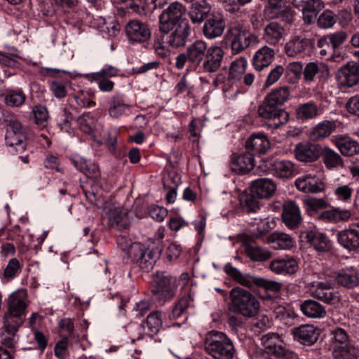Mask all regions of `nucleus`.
I'll list each match as a JSON object with an SVG mask.
<instances>
[{
  "mask_svg": "<svg viewBox=\"0 0 359 359\" xmlns=\"http://www.w3.org/2000/svg\"><path fill=\"white\" fill-rule=\"evenodd\" d=\"M230 303L229 309L233 313L245 318L255 316L260 308L256 297L250 292L240 287H235L229 292Z\"/></svg>",
  "mask_w": 359,
  "mask_h": 359,
  "instance_id": "nucleus-1",
  "label": "nucleus"
},
{
  "mask_svg": "<svg viewBox=\"0 0 359 359\" xmlns=\"http://www.w3.org/2000/svg\"><path fill=\"white\" fill-rule=\"evenodd\" d=\"M204 350L215 359H232L236 350L232 341L226 334L219 331H210L203 341Z\"/></svg>",
  "mask_w": 359,
  "mask_h": 359,
  "instance_id": "nucleus-2",
  "label": "nucleus"
},
{
  "mask_svg": "<svg viewBox=\"0 0 359 359\" xmlns=\"http://www.w3.org/2000/svg\"><path fill=\"white\" fill-rule=\"evenodd\" d=\"M184 6L175 1L170 4L159 15V30L161 32H170L173 27L182 22H187L182 18L185 14Z\"/></svg>",
  "mask_w": 359,
  "mask_h": 359,
  "instance_id": "nucleus-3",
  "label": "nucleus"
},
{
  "mask_svg": "<svg viewBox=\"0 0 359 359\" xmlns=\"http://www.w3.org/2000/svg\"><path fill=\"white\" fill-rule=\"evenodd\" d=\"M161 250L145 249L140 243H135L128 250V257L134 262L140 264L143 270L151 269L159 257Z\"/></svg>",
  "mask_w": 359,
  "mask_h": 359,
  "instance_id": "nucleus-4",
  "label": "nucleus"
},
{
  "mask_svg": "<svg viewBox=\"0 0 359 359\" xmlns=\"http://www.w3.org/2000/svg\"><path fill=\"white\" fill-rule=\"evenodd\" d=\"M229 37L232 51L238 54L248 48L252 43L258 42L257 36L239 25H233L229 31Z\"/></svg>",
  "mask_w": 359,
  "mask_h": 359,
  "instance_id": "nucleus-5",
  "label": "nucleus"
},
{
  "mask_svg": "<svg viewBox=\"0 0 359 359\" xmlns=\"http://www.w3.org/2000/svg\"><path fill=\"white\" fill-rule=\"evenodd\" d=\"M331 280H316L308 284V290L311 296L328 304L335 303L339 300L338 292L332 290Z\"/></svg>",
  "mask_w": 359,
  "mask_h": 359,
  "instance_id": "nucleus-6",
  "label": "nucleus"
},
{
  "mask_svg": "<svg viewBox=\"0 0 359 359\" xmlns=\"http://www.w3.org/2000/svg\"><path fill=\"white\" fill-rule=\"evenodd\" d=\"M176 278L161 276L154 280L153 293L155 299L163 303L176 294Z\"/></svg>",
  "mask_w": 359,
  "mask_h": 359,
  "instance_id": "nucleus-7",
  "label": "nucleus"
},
{
  "mask_svg": "<svg viewBox=\"0 0 359 359\" xmlns=\"http://www.w3.org/2000/svg\"><path fill=\"white\" fill-rule=\"evenodd\" d=\"M163 33L162 40L165 45L174 48L182 47L190 34V26L188 22H182L170 32Z\"/></svg>",
  "mask_w": 359,
  "mask_h": 359,
  "instance_id": "nucleus-8",
  "label": "nucleus"
},
{
  "mask_svg": "<svg viewBox=\"0 0 359 359\" xmlns=\"http://www.w3.org/2000/svg\"><path fill=\"white\" fill-rule=\"evenodd\" d=\"M125 32L131 42L144 43L151 38V30L147 25L137 20H130L125 27Z\"/></svg>",
  "mask_w": 359,
  "mask_h": 359,
  "instance_id": "nucleus-9",
  "label": "nucleus"
},
{
  "mask_svg": "<svg viewBox=\"0 0 359 359\" xmlns=\"http://www.w3.org/2000/svg\"><path fill=\"white\" fill-rule=\"evenodd\" d=\"M6 144L10 147H18L17 151H23L25 148V135L22 125L18 121H11L6 127L5 135Z\"/></svg>",
  "mask_w": 359,
  "mask_h": 359,
  "instance_id": "nucleus-10",
  "label": "nucleus"
},
{
  "mask_svg": "<svg viewBox=\"0 0 359 359\" xmlns=\"http://www.w3.org/2000/svg\"><path fill=\"white\" fill-rule=\"evenodd\" d=\"M248 66V61L245 57H239L231 62L228 78L222 86V90L227 93L233 88V86L241 81L243 74L245 72Z\"/></svg>",
  "mask_w": 359,
  "mask_h": 359,
  "instance_id": "nucleus-11",
  "label": "nucleus"
},
{
  "mask_svg": "<svg viewBox=\"0 0 359 359\" xmlns=\"http://www.w3.org/2000/svg\"><path fill=\"white\" fill-rule=\"evenodd\" d=\"M224 54V52L222 48L219 46H211L208 47L207 55L203 60L199 70L208 73L217 72L222 65Z\"/></svg>",
  "mask_w": 359,
  "mask_h": 359,
  "instance_id": "nucleus-12",
  "label": "nucleus"
},
{
  "mask_svg": "<svg viewBox=\"0 0 359 359\" xmlns=\"http://www.w3.org/2000/svg\"><path fill=\"white\" fill-rule=\"evenodd\" d=\"M292 334L294 339L301 344L311 346L318 341L320 334L313 325L304 324L293 328Z\"/></svg>",
  "mask_w": 359,
  "mask_h": 359,
  "instance_id": "nucleus-13",
  "label": "nucleus"
},
{
  "mask_svg": "<svg viewBox=\"0 0 359 359\" xmlns=\"http://www.w3.org/2000/svg\"><path fill=\"white\" fill-rule=\"evenodd\" d=\"M261 167H264V171H269L280 178H289L294 175V165L288 160L264 161Z\"/></svg>",
  "mask_w": 359,
  "mask_h": 359,
  "instance_id": "nucleus-14",
  "label": "nucleus"
},
{
  "mask_svg": "<svg viewBox=\"0 0 359 359\" xmlns=\"http://www.w3.org/2000/svg\"><path fill=\"white\" fill-rule=\"evenodd\" d=\"M339 83L345 87H352L359 83V66L354 62L343 65L337 73Z\"/></svg>",
  "mask_w": 359,
  "mask_h": 359,
  "instance_id": "nucleus-15",
  "label": "nucleus"
},
{
  "mask_svg": "<svg viewBox=\"0 0 359 359\" xmlns=\"http://www.w3.org/2000/svg\"><path fill=\"white\" fill-rule=\"evenodd\" d=\"M208 43L203 40H196L189 44L186 50L189 55L191 67L200 68L208 52Z\"/></svg>",
  "mask_w": 359,
  "mask_h": 359,
  "instance_id": "nucleus-16",
  "label": "nucleus"
},
{
  "mask_svg": "<svg viewBox=\"0 0 359 359\" xmlns=\"http://www.w3.org/2000/svg\"><path fill=\"white\" fill-rule=\"evenodd\" d=\"M332 142L345 156H353L359 153V143L346 135H338L333 136Z\"/></svg>",
  "mask_w": 359,
  "mask_h": 359,
  "instance_id": "nucleus-17",
  "label": "nucleus"
},
{
  "mask_svg": "<svg viewBox=\"0 0 359 359\" xmlns=\"http://www.w3.org/2000/svg\"><path fill=\"white\" fill-rule=\"evenodd\" d=\"M131 105L127 102L126 97L116 93L111 96L108 108L109 116L112 118H119L127 114Z\"/></svg>",
  "mask_w": 359,
  "mask_h": 359,
  "instance_id": "nucleus-18",
  "label": "nucleus"
},
{
  "mask_svg": "<svg viewBox=\"0 0 359 359\" xmlns=\"http://www.w3.org/2000/svg\"><path fill=\"white\" fill-rule=\"evenodd\" d=\"M262 344L269 353L281 358L286 355L287 350L282 345L279 335L274 332L267 333L262 337Z\"/></svg>",
  "mask_w": 359,
  "mask_h": 359,
  "instance_id": "nucleus-19",
  "label": "nucleus"
},
{
  "mask_svg": "<svg viewBox=\"0 0 359 359\" xmlns=\"http://www.w3.org/2000/svg\"><path fill=\"white\" fill-rule=\"evenodd\" d=\"M269 269L276 274H294L297 271L299 265L294 258L285 257L272 260Z\"/></svg>",
  "mask_w": 359,
  "mask_h": 359,
  "instance_id": "nucleus-20",
  "label": "nucleus"
},
{
  "mask_svg": "<svg viewBox=\"0 0 359 359\" xmlns=\"http://www.w3.org/2000/svg\"><path fill=\"white\" fill-rule=\"evenodd\" d=\"M294 152L296 158L302 162H313L320 155L318 146L308 142L297 144Z\"/></svg>",
  "mask_w": 359,
  "mask_h": 359,
  "instance_id": "nucleus-21",
  "label": "nucleus"
},
{
  "mask_svg": "<svg viewBox=\"0 0 359 359\" xmlns=\"http://www.w3.org/2000/svg\"><path fill=\"white\" fill-rule=\"evenodd\" d=\"M276 190V184L269 178H260L254 180L251 184V192L254 196L259 198H267L273 195Z\"/></svg>",
  "mask_w": 359,
  "mask_h": 359,
  "instance_id": "nucleus-22",
  "label": "nucleus"
},
{
  "mask_svg": "<svg viewBox=\"0 0 359 359\" xmlns=\"http://www.w3.org/2000/svg\"><path fill=\"white\" fill-rule=\"evenodd\" d=\"M285 35V30L280 23L271 22L265 26L262 39L266 43L276 46L283 40Z\"/></svg>",
  "mask_w": 359,
  "mask_h": 359,
  "instance_id": "nucleus-23",
  "label": "nucleus"
},
{
  "mask_svg": "<svg viewBox=\"0 0 359 359\" xmlns=\"http://www.w3.org/2000/svg\"><path fill=\"white\" fill-rule=\"evenodd\" d=\"M339 243L349 251L359 248V229L350 228L340 231L337 233Z\"/></svg>",
  "mask_w": 359,
  "mask_h": 359,
  "instance_id": "nucleus-24",
  "label": "nucleus"
},
{
  "mask_svg": "<svg viewBox=\"0 0 359 359\" xmlns=\"http://www.w3.org/2000/svg\"><path fill=\"white\" fill-rule=\"evenodd\" d=\"M224 29V18L221 16H213L204 23L203 34L208 39H214L222 36Z\"/></svg>",
  "mask_w": 359,
  "mask_h": 359,
  "instance_id": "nucleus-25",
  "label": "nucleus"
},
{
  "mask_svg": "<svg viewBox=\"0 0 359 359\" xmlns=\"http://www.w3.org/2000/svg\"><path fill=\"white\" fill-rule=\"evenodd\" d=\"M328 67L323 62H309L303 69L304 82L310 84L314 81L316 77H324L329 75Z\"/></svg>",
  "mask_w": 359,
  "mask_h": 359,
  "instance_id": "nucleus-26",
  "label": "nucleus"
},
{
  "mask_svg": "<svg viewBox=\"0 0 359 359\" xmlns=\"http://www.w3.org/2000/svg\"><path fill=\"white\" fill-rule=\"evenodd\" d=\"M309 45V39L301 36H292L285 45V53L288 57H294L304 53Z\"/></svg>",
  "mask_w": 359,
  "mask_h": 359,
  "instance_id": "nucleus-27",
  "label": "nucleus"
},
{
  "mask_svg": "<svg viewBox=\"0 0 359 359\" xmlns=\"http://www.w3.org/2000/svg\"><path fill=\"white\" fill-rule=\"evenodd\" d=\"M305 239L318 252H327L331 249L332 243L327 236L315 230L305 232Z\"/></svg>",
  "mask_w": 359,
  "mask_h": 359,
  "instance_id": "nucleus-28",
  "label": "nucleus"
},
{
  "mask_svg": "<svg viewBox=\"0 0 359 359\" xmlns=\"http://www.w3.org/2000/svg\"><path fill=\"white\" fill-rule=\"evenodd\" d=\"M283 221L289 228L296 227L302 219L299 206L293 201H287L283 205Z\"/></svg>",
  "mask_w": 359,
  "mask_h": 359,
  "instance_id": "nucleus-29",
  "label": "nucleus"
},
{
  "mask_svg": "<svg viewBox=\"0 0 359 359\" xmlns=\"http://www.w3.org/2000/svg\"><path fill=\"white\" fill-rule=\"evenodd\" d=\"M297 188L304 193H320L323 187L316 176L306 174L298 177L295 181Z\"/></svg>",
  "mask_w": 359,
  "mask_h": 359,
  "instance_id": "nucleus-30",
  "label": "nucleus"
},
{
  "mask_svg": "<svg viewBox=\"0 0 359 359\" xmlns=\"http://www.w3.org/2000/svg\"><path fill=\"white\" fill-rule=\"evenodd\" d=\"M129 210L125 208H116L109 210V223L118 230L127 229L130 225Z\"/></svg>",
  "mask_w": 359,
  "mask_h": 359,
  "instance_id": "nucleus-31",
  "label": "nucleus"
},
{
  "mask_svg": "<svg viewBox=\"0 0 359 359\" xmlns=\"http://www.w3.org/2000/svg\"><path fill=\"white\" fill-rule=\"evenodd\" d=\"M274 56V50L264 46L255 52L252 57V65L257 71H261L272 62Z\"/></svg>",
  "mask_w": 359,
  "mask_h": 359,
  "instance_id": "nucleus-32",
  "label": "nucleus"
},
{
  "mask_svg": "<svg viewBox=\"0 0 359 359\" xmlns=\"http://www.w3.org/2000/svg\"><path fill=\"white\" fill-rule=\"evenodd\" d=\"M335 278L339 285L351 288L359 283V273L353 266L346 267L337 273Z\"/></svg>",
  "mask_w": 359,
  "mask_h": 359,
  "instance_id": "nucleus-33",
  "label": "nucleus"
},
{
  "mask_svg": "<svg viewBox=\"0 0 359 359\" xmlns=\"http://www.w3.org/2000/svg\"><path fill=\"white\" fill-rule=\"evenodd\" d=\"M269 148V141L263 133L251 135L246 142V149L252 155L264 154Z\"/></svg>",
  "mask_w": 359,
  "mask_h": 359,
  "instance_id": "nucleus-34",
  "label": "nucleus"
},
{
  "mask_svg": "<svg viewBox=\"0 0 359 359\" xmlns=\"http://www.w3.org/2000/svg\"><path fill=\"white\" fill-rule=\"evenodd\" d=\"M336 129L332 121L324 120L318 123L309 132V138L313 141H320L329 137Z\"/></svg>",
  "mask_w": 359,
  "mask_h": 359,
  "instance_id": "nucleus-35",
  "label": "nucleus"
},
{
  "mask_svg": "<svg viewBox=\"0 0 359 359\" xmlns=\"http://www.w3.org/2000/svg\"><path fill=\"white\" fill-rule=\"evenodd\" d=\"M300 310L305 316L311 318H323L327 314L325 306L312 299L302 302L300 304Z\"/></svg>",
  "mask_w": 359,
  "mask_h": 359,
  "instance_id": "nucleus-36",
  "label": "nucleus"
},
{
  "mask_svg": "<svg viewBox=\"0 0 359 359\" xmlns=\"http://www.w3.org/2000/svg\"><path fill=\"white\" fill-rule=\"evenodd\" d=\"M224 271L231 278L238 284L248 288H252L257 285L258 277L252 276L250 274H243L238 269L233 267L231 264H228L224 267Z\"/></svg>",
  "mask_w": 359,
  "mask_h": 359,
  "instance_id": "nucleus-37",
  "label": "nucleus"
},
{
  "mask_svg": "<svg viewBox=\"0 0 359 359\" xmlns=\"http://www.w3.org/2000/svg\"><path fill=\"white\" fill-rule=\"evenodd\" d=\"M351 215L349 210L335 208L320 212L318 217L325 222L339 223L348 220Z\"/></svg>",
  "mask_w": 359,
  "mask_h": 359,
  "instance_id": "nucleus-38",
  "label": "nucleus"
},
{
  "mask_svg": "<svg viewBox=\"0 0 359 359\" xmlns=\"http://www.w3.org/2000/svg\"><path fill=\"white\" fill-rule=\"evenodd\" d=\"M267 243L276 250H290L294 246L295 241L288 234L274 232L267 238Z\"/></svg>",
  "mask_w": 359,
  "mask_h": 359,
  "instance_id": "nucleus-39",
  "label": "nucleus"
},
{
  "mask_svg": "<svg viewBox=\"0 0 359 359\" xmlns=\"http://www.w3.org/2000/svg\"><path fill=\"white\" fill-rule=\"evenodd\" d=\"M332 353L334 359H358L359 347L350 342L340 346H333Z\"/></svg>",
  "mask_w": 359,
  "mask_h": 359,
  "instance_id": "nucleus-40",
  "label": "nucleus"
},
{
  "mask_svg": "<svg viewBox=\"0 0 359 359\" xmlns=\"http://www.w3.org/2000/svg\"><path fill=\"white\" fill-rule=\"evenodd\" d=\"M211 10L206 0H201L193 4L189 11V18L193 23H201L208 16Z\"/></svg>",
  "mask_w": 359,
  "mask_h": 359,
  "instance_id": "nucleus-41",
  "label": "nucleus"
},
{
  "mask_svg": "<svg viewBox=\"0 0 359 359\" xmlns=\"http://www.w3.org/2000/svg\"><path fill=\"white\" fill-rule=\"evenodd\" d=\"M26 295L24 292H15L8 297V311L12 313L19 314L24 317L27 304L25 302Z\"/></svg>",
  "mask_w": 359,
  "mask_h": 359,
  "instance_id": "nucleus-42",
  "label": "nucleus"
},
{
  "mask_svg": "<svg viewBox=\"0 0 359 359\" xmlns=\"http://www.w3.org/2000/svg\"><path fill=\"white\" fill-rule=\"evenodd\" d=\"M252 154H247L234 156L232 158V170L239 173H247L251 171L254 166Z\"/></svg>",
  "mask_w": 359,
  "mask_h": 359,
  "instance_id": "nucleus-43",
  "label": "nucleus"
},
{
  "mask_svg": "<svg viewBox=\"0 0 359 359\" xmlns=\"http://www.w3.org/2000/svg\"><path fill=\"white\" fill-rule=\"evenodd\" d=\"M321 157L323 163L327 169L332 170L344 166V160L341 156L334 149L328 147H325L323 149Z\"/></svg>",
  "mask_w": 359,
  "mask_h": 359,
  "instance_id": "nucleus-44",
  "label": "nucleus"
},
{
  "mask_svg": "<svg viewBox=\"0 0 359 359\" xmlns=\"http://www.w3.org/2000/svg\"><path fill=\"white\" fill-rule=\"evenodd\" d=\"M75 167L83 172L88 177L97 179L100 176V171L98 166L86 159L77 157L73 159Z\"/></svg>",
  "mask_w": 359,
  "mask_h": 359,
  "instance_id": "nucleus-45",
  "label": "nucleus"
},
{
  "mask_svg": "<svg viewBox=\"0 0 359 359\" xmlns=\"http://www.w3.org/2000/svg\"><path fill=\"white\" fill-rule=\"evenodd\" d=\"M23 323L24 317L7 311L3 316L2 330L6 333L18 332Z\"/></svg>",
  "mask_w": 359,
  "mask_h": 359,
  "instance_id": "nucleus-46",
  "label": "nucleus"
},
{
  "mask_svg": "<svg viewBox=\"0 0 359 359\" xmlns=\"http://www.w3.org/2000/svg\"><path fill=\"white\" fill-rule=\"evenodd\" d=\"M245 251L247 255L255 262H264L269 259L271 253L269 250L262 247L254 245L248 243L247 240L243 241Z\"/></svg>",
  "mask_w": 359,
  "mask_h": 359,
  "instance_id": "nucleus-47",
  "label": "nucleus"
},
{
  "mask_svg": "<svg viewBox=\"0 0 359 359\" xmlns=\"http://www.w3.org/2000/svg\"><path fill=\"white\" fill-rule=\"evenodd\" d=\"M296 115L297 118L301 120L312 119L318 116V108L312 102L301 104L296 109Z\"/></svg>",
  "mask_w": 359,
  "mask_h": 359,
  "instance_id": "nucleus-48",
  "label": "nucleus"
},
{
  "mask_svg": "<svg viewBox=\"0 0 359 359\" xmlns=\"http://www.w3.org/2000/svg\"><path fill=\"white\" fill-rule=\"evenodd\" d=\"M289 96V88L287 86H282L273 89L265 97V98L273 103L272 104H275L278 107L283 104L288 100Z\"/></svg>",
  "mask_w": 359,
  "mask_h": 359,
  "instance_id": "nucleus-49",
  "label": "nucleus"
},
{
  "mask_svg": "<svg viewBox=\"0 0 359 359\" xmlns=\"http://www.w3.org/2000/svg\"><path fill=\"white\" fill-rule=\"evenodd\" d=\"M271 13H272L271 18H272L280 19L282 21L288 24L292 23L294 20V12L284 4L271 8Z\"/></svg>",
  "mask_w": 359,
  "mask_h": 359,
  "instance_id": "nucleus-50",
  "label": "nucleus"
},
{
  "mask_svg": "<svg viewBox=\"0 0 359 359\" xmlns=\"http://www.w3.org/2000/svg\"><path fill=\"white\" fill-rule=\"evenodd\" d=\"M193 306V298L191 295L182 297L177 303L172 312L169 315L171 320L180 318L187 313V310Z\"/></svg>",
  "mask_w": 359,
  "mask_h": 359,
  "instance_id": "nucleus-51",
  "label": "nucleus"
},
{
  "mask_svg": "<svg viewBox=\"0 0 359 359\" xmlns=\"http://www.w3.org/2000/svg\"><path fill=\"white\" fill-rule=\"evenodd\" d=\"M266 98L264 97L262 103L259 106L257 109V114L259 117L263 119L268 120L274 117L276 113L280 109L278 108L275 104H272Z\"/></svg>",
  "mask_w": 359,
  "mask_h": 359,
  "instance_id": "nucleus-52",
  "label": "nucleus"
},
{
  "mask_svg": "<svg viewBox=\"0 0 359 359\" xmlns=\"http://www.w3.org/2000/svg\"><path fill=\"white\" fill-rule=\"evenodd\" d=\"M285 74L288 77V82L295 83L303 74V67L299 62H292L289 63L285 68Z\"/></svg>",
  "mask_w": 359,
  "mask_h": 359,
  "instance_id": "nucleus-53",
  "label": "nucleus"
},
{
  "mask_svg": "<svg viewBox=\"0 0 359 359\" xmlns=\"http://www.w3.org/2000/svg\"><path fill=\"white\" fill-rule=\"evenodd\" d=\"M332 336V346H340L346 344H348L351 341L350 337L348 334L347 332L340 327H337L333 330L331 332Z\"/></svg>",
  "mask_w": 359,
  "mask_h": 359,
  "instance_id": "nucleus-54",
  "label": "nucleus"
},
{
  "mask_svg": "<svg viewBox=\"0 0 359 359\" xmlns=\"http://www.w3.org/2000/svg\"><path fill=\"white\" fill-rule=\"evenodd\" d=\"M147 325L149 331L152 333H157L162 327V318L160 311L151 313L147 318Z\"/></svg>",
  "mask_w": 359,
  "mask_h": 359,
  "instance_id": "nucleus-55",
  "label": "nucleus"
},
{
  "mask_svg": "<svg viewBox=\"0 0 359 359\" xmlns=\"http://www.w3.org/2000/svg\"><path fill=\"white\" fill-rule=\"evenodd\" d=\"M26 96L22 90L9 93L5 97V102L10 107H20L25 103Z\"/></svg>",
  "mask_w": 359,
  "mask_h": 359,
  "instance_id": "nucleus-56",
  "label": "nucleus"
},
{
  "mask_svg": "<svg viewBox=\"0 0 359 359\" xmlns=\"http://www.w3.org/2000/svg\"><path fill=\"white\" fill-rule=\"evenodd\" d=\"M276 318L285 325H291L292 320L297 317L295 313L285 307L278 306L275 310Z\"/></svg>",
  "mask_w": 359,
  "mask_h": 359,
  "instance_id": "nucleus-57",
  "label": "nucleus"
},
{
  "mask_svg": "<svg viewBox=\"0 0 359 359\" xmlns=\"http://www.w3.org/2000/svg\"><path fill=\"white\" fill-rule=\"evenodd\" d=\"M335 22L334 15L332 11L329 10L323 11L317 19L318 26L321 29L330 28Z\"/></svg>",
  "mask_w": 359,
  "mask_h": 359,
  "instance_id": "nucleus-58",
  "label": "nucleus"
},
{
  "mask_svg": "<svg viewBox=\"0 0 359 359\" xmlns=\"http://www.w3.org/2000/svg\"><path fill=\"white\" fill-rule=\"evenodd\" d=\"M18 339L19 337L17 332L6 333L3 330L0 333V342L4 348L11 349L15 348L18 343Z\"/></svg>",
  "mask_w": 359,
  "mask_h": 359,
  "instance_id": "nucleus-59",
  "label": "nucleus"
},
{
  "mask_svg": "<svg viewBox=\"0 0 359 359\" xmlns=\"http://www.w3.org/2000/svg\"><path fill=\"white\" fill-rule=\"evenodd\" d=\"M284 71L285 68L280 65H278L274 67L267 75L263 87L264 88H267L276 83L280 79Z\"/></svg>",
  "mask_w": 359,
  "mask_h": 359,
  "instance_id": "nucleus-60",
  "label": "nucleus"
},
{
  "mask_svg": "<svg viewBox=\"0 0 359 359\" xmlns=\"http://www.w3.org/2000/svg\"><path fill=\"white\" fill-rule=\"evenodd\" d=\"M314 0L306 1L302 6L303 19L306 24L309 25L313 22L316 16V10L314 8Z\"/></svg>",
  "mask_w": 359,
  "mask_h": 359,
  "instance_id": "nucleus-61",
  "label": "nucleus"
},
{
  "mask_svg": "<svg viewBox=\"0 0 359 359\" xmlns=\"http://www.w3.org/2000/svg\"><path fill=\"white\" fill-rule=\"evenodd\" d=\"M289 119V114L285 111L284 109H279L276 113L274 117H271V118L268 119L271 123L269 124V128L277 129L285 125Z\"/></svg>",
  "mask_w": 359,
  "mask_h": 359,
  "instance_id": "nucleus-62",
  "label": "nucleus"
},
{
  "mask_svg": "<svg viewBox=\"0 0 359 359\" xmlns=\"http://www.w3.org/2000/svg\"><path fill=\"white\" fill-rule=\"evenodd\" d=\"M76 104L82 108H90L95 106V102L91 98L89 91L81 90L74 96Z\"/></svg>",
  "mask_w": 359,
  "mask_h": 359,
  "instance_id": "nucleus-63",
  "label": "nucleus"
},
{
  "mask_svg": "<svg viewBox=\"0 0 359 359\" xmlns=\"http://www.w3.org/2000/svg\"><path fill=\"white\" fill-rule=\"evenodd\" d=\"M306 210L309 212L316 211L326 207L327 203L323 198L307 197L303 201Z\"/></svg>",
  "mask_w": 359,
  "mask_h": 359,
  "instance_id": "nucleus-64",
  "label": "nucleus"
}]
</instances>
